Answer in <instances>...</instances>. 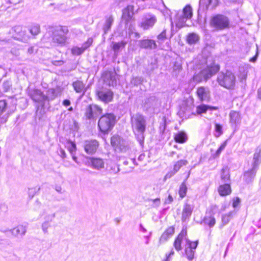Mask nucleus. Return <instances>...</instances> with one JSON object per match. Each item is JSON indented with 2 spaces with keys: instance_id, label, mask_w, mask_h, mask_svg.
Returning <instances> with one entry per match:
<instances>
[{
  "instance_id": "f257e3e1",
  "label": "nucleus",
  "mask_w": 261,
  "mask_h": 261,
  "mask_svg": "<svg viewBox=\"0 0 261 261\" xmlns=\"http://www.w3.org/2000/svg\"><path fill=\"white\" fill-rule=\"evenodd\" d=\"M68 33L69 30L67 27L65 25L51 27L50 30L48 32V36L46 38L44 36L43 39L48 40L46 42H51L57 45L62 46L66 43V35Z\"/></svg>"
},
{
  "instance_id": "f03ea898",
  "label": "nucleus",
  "mask_w": 261,
  "mask_h": 261,
  "mask_svg": "<svg viewBox=\"0 0 261 261\" xmlns=\"http://www.w3.org/2000/svg\"><path fill=\"white\" fill-rule=\"evenodd\" d=\"M116 122V116L113 113H106L101 116L98 121V128L103 134H108L113 128Z\"/></svg>"
},
{
  "instance_id": "7ed1b4c3",
  "label": "nucleus",
  "mask_w": 261,
  "mask_h": 261,
  "mask_svg": "<svg viewBox=\"0 0 261 261\" xmlns=\"http://www.w3.org/2000/svg\"><path fill=\"white\" fill-rule=\"evenodd\" d=\"M217 81L220 86L227 89H233L236 84L234 74L229 70L220 72L217 76Z\"/></svg>"
},
{
  "instance_id": "20e7f679",
  "label": "nucleus",
  "mask_w": 261,
  "mask_h": 261,
  "mask_svg": "<svg viewBox=\"0 0 261 261\" xmlns=\"http://www.w3.org/2000/svg\"><path fill=\"white\" fill-rule=\"evenodd\" d=\"M131 124L134 133L136 136H141L143 138V134L146 129V121L143 115L137 114L131 117Z\"/></svg>"
},
{
  "instance_id": "39448f33",
  "label": "nucleus",
  "mask_w": 261,
  "mask_h": 261,
  "mask_svg": "<svg viewBox=\"0 0 261 261\" xmlns=\"http://www.w3.org/2000/svg\"><path fill=\"white\" fill-rule=\"evenodd\" d=\"M193 9L190 4L186 5L182 10L181 15H176L175 25L178 28H182L188 26L186 24L187 20L191 19L193 17Z\"/></svg>"
},
{
  "instance_id": "423d86ee",
  "label": "nucleus",
  "mask_w": 261,
  "mask_h": 261,
  "mask_svg": "<svg viewBox=\"0 0 261 261\" xmlns=\"http://www.w3.org/2000/svg\"><path fill=\"white\" fill-rule=\"evenodd\" d=\"M211 27L217 31L223 30L230 28L228 18L222 14H216L213 16L210 22Z\"/></svg>"
},
{
  "instance_id": "0eeeda50",
  "label": "nucleus",
  "mask_w": 261,
  "mask_h": 261,
  "mask_svg": "<svg viewBox=\"0 0 261 261\" xmlns=\"http://www.w3.org/2000/svg\"><path fill=\"white\" fill-rule=\"evenodd\" d=\"M135 7L132 5H128L122 10L121 16V21L124 24L125 28L129 29L133 26L135 18L134 17Z\"/></svg>"
},
{
  "instance_id": "6e6552de",
  "label": "nucleus",
  "mask_w": 261,
  "mask_h": 261,
  "mask_svg": "<svg viewBox=\"0 0 261 261\" xmlns=\"http://www.w3.org/2000/svg\"><path fill=\"white\" fill-rule=\"evenodd\" d=\"M186 246L184 249L182 255L189 260H192L194 258L195 250L197 247L198 240L191 241L187 239L186 241Z\"/></svg>"
},
{
  "instance_id": "1a4fd4ad",
  "label": "nucleus",
  "mask_w": 261,
  "mask_h": 261,
  "mask_svg": "<svg viewBox=\"0 0 261 261\" xmlns=\"http://www.w3.org/2000/svg\"><path fill=\"white\" fill-rule=\"evenodd\" d=\"M102 113V109L99 106L96 105H89L86 107L84 115L87 119L91 120Z\"/></svg>"
},
{
  "instance_id": "9d476101",
  "label": "nucleus",
  "mask_w": 261,
  "mask_h": 261,
  "mask_svg": "<svg viewBox=\"0 0 261 261\" xmlns=\"http://www.w3.org/2000/svg\"><path fill=\"white\" fill-rule=\"evenodd\" d=\"M220 69V66L218 64L215 62L212 63L203 69L201 73L202 74L205 81L211 78L217 73Z\"/></svg>"
},
{
  "instance_id": "9b49d317",
  "label": "nucleus",
  "mask_w": 261,
  "mask_h": 261,
  "mask_svg": "<svg viewBox=\"0 0 261 261\" xmlns=\"http://www.w3.org/2000/svg\"><path fill=\"white\" fill-rule=\"evenodd\" d=\"M111 143L116 152L118 153H124L128 150V147L123 143L121 142L120 137L113 136L111 138Z\"/></svg>"
},
{
  "instance_id": "f8f14e48",
  "label": "nucleus",
  "mask_w": 261,
  "mask_h": 261,
  "mask_svg": "<svg viewBox=\"0 0 261 261\" xmlns=\"http://www.w3.org/2000/svg\"><path fill=\"white\" fill-rule=\"evenodd\" d=\"M99 146V142L95 139L87 140L84 142V148L85 151L88 154L95 153Z\"/></svg>"
},
{
  "instance_id": "ddd939ff",
  "label": "nucleus",
  "mask_w": 261,
  "mask_h": 261,
  "mask_svg": "<svg viewBox=\"0 0 261 261\" xmlns=\"http://www.w3.org/2000/svg\"><path fill=\"white\" fill-rule=\"evenodd\" d=\"M96 94L100 100L105 103L110 102L113 99L114 94L111 89L102 88L97 90Z\"/></svg>"
},
{
  "instance_id": "4468645a",
  "label": "nucleus",
  "mask_w": 261,
  "mask_h": 261,
  "mask_svg": "<svg viewBox=\"0 0 261 261\" xmlns=\"http://www.w3.org/2000/svg\"><path fill=\"white\" fill-rule=\"evenodd\" d=\"M93 42V39L92 38H89L83 44L81 47L73 46L71 49V53L74 56H80L82 55L86 49L90 47Z\"/></svg>"
},
{
  "instance_id": "2eb2a0df",
  "label": "nucleus",
  "mask_w": 261,
  "mask_h": 261,
  "mask_svg": "<svg viewBox=\"0 0 261 261\" xmlns=\"http://www.w3.org/2000/svg\"><path fill=\"white\" fill-rule=\"evenodd\" d=\"M187 236V230L186 228H183L180 232L175 237L173 247L177 251H179L182 249V243L183 240L186 238Z\"/></svg>"
},
{
  "instance_id": "dca6fc26",
  "label": "nucleus",
  "mask_w": 261,
  "mask_h": 261,
  "mask_svg": "<svg viewBox=\"0 0 261 261\" xmlns=\"http://www.w3.org/2000/svg\"><path fill=\"white\" fill-rule=\"evenodd\" d=\"M196 94L199 100L202 102L203 101H209L211 100L210 91L204 86H199L196 89Z\"/></svg>"
},
{
  "instance_id": "f3484780",
  "label": "nucleus",
  "mask_w": 261,
  "mask_h": 261,
  "mask_svg": "<svg viewBox=\"0 0 261 261\" xmlns=\"http://www.w3.org/2000/svg\"><path fill=\"white\" fill-rule=\"evenodd\" d=\"M188 161L186 160H180L177 161L173 165V170L168 172L165 176V178H170L175 174L184 166L187 164Z\"/></svg>"
},
{
  "instance_id": "a211bd4d",
  "label": "nucleus",
  "mask_w": 261,
  "mask_h": 261,
  "mask_svg": "<svg viewBox=\"0 0 261 261\" xmlns=\"http://www.w3.org/2000/svg\"><path fill=\"white\" fill-rule=\"evenodd\" d=\"M175 232V228L173 226L168 227L163 232L159 239V243L163 244L170 239Z\"/></svg>"
},
{
  "instance_id": "6ab92c4d",
  "label": "nucleus",
  "mask_w": 261,
  "mask_h": 261,
  "mask_svg": "<svg viewBox=\"0 0 261 261\" xmlns=\"http://www.w3.org/2000/svg\"><path fill=\"white\" fill-rule=\"evenodd\" d=\"M29 95L33 101L39 102L45 99L43 93L40 90L34 89L29 92Z\"/></svg>"
},
{
  "instance_id": "aec40b11",
  "label": "nucleus",
  "mask_w": 261,
  "mask_h": 261,
  "mask_svg": "<svg viewBox=\"0 0 261 261\" xmlns=\"http://www.w3.org/2000/svg\"><path fill=\"white\" fill-rule=\"evenodd\" d=\"M218 109L217 107L201 104L196 107V113L198 115H201L203 114H205L208 110L213 111Z\"/></svg>"
},
{
  "instance_id": "412c9836",
  "label": "nucleus",
  "mask_w": 261,
  "mask_h": 261,
  "mask_svg": "<svg viewBox=\"0 0 261 261\" xmlns=\"http://www.w3.org/2000/svg\"><path fill=\"white\" fill-rule=\"evenodd\" d=\"M89 161L91 167L95 169L99 170L104 167V161L100 158H90Z\"/></svg>"
},
{
  "instance_id": "4be33fe9",
  "label": "nucleus",
  "mask_w": 261,
  "mask_h": 261,
  "mask_svg": "<svg viewBox=\"0 0 261 261\" xmlns=\"http://www.w3.org/2000/svg\"><path fill=\"white\" fill-rule=\"evenodd\" d=\"M173 139L176 143L184 144L187 142L188 137L185 132L181 130L174 134Z\"/></svg>"
},
{
  "instance_id": "5701e85b",
  "label": "nucleus",
  "mask_w": 261,
  "mask_h": 261,
  "mask_svg": "<svg viewBox=\"0 0 261 261\" xmlns=\"http://www.w3.org/2000/svg\"><path fill=\"white\" fill-rule=\"evenodd\" d=\"M219 194L221 196H226L232 192L231 188L229 184L220 185L218 188Z\"/></svg>"
},
{
  "instance_id": "b1692460",
  "label": "nucleus",
  "mask_w": 261,
  "mask_h": 261,
  "mask_svg": "<svg viewBox=\"0 0 261 261\" xmlns=\"http://www.w3.org/2000/svg\"><path fill=\"white\" fill-rule=\"evenodd\" d=\"M199 36L194 32L189 33L186 36V42L189 45L197 44L199 42Z\"/></svg>"
},
{
  "instance_id": "393cba45",
  "label": "nucleus",
  "mask_w": 261,
  "mask_h": 261,
  "mask_svg": "<svg viewBox=\"0 0 261 261\" xmlns=\"http://www.w3.org/2000/svg\"><path fill=\"white\" fill-rule=\"evenodd\" d=\"M139 44L141 48L145 49L155 48L157 46L154 40L149 39L141 40Z\"/></svg>"
},
{
  "instance_id": "a878e982",
  "label": "nucleus",
  "mask_w": 261,
  "mask_h": 261,
  "mask_svg": "<svg viewBox=\"0 0 261 261\" xmlns=\"http://www.w3.org/2000/svg\"><path fill=\"white\" fill-rule=\"evenodd\" d=\"M72 86L76 93H84L86 90L85 84L81 80H76L73 82L72 83Z\"/></svg>"
},
{
  "instance_id": "bb28decb",
  "label": "nucleus",
  "mask_w": 261,
  "mask_h": 261,
  "mask_svg": "<svg viewBox=\"0 0 261 261\" xmlns=\"http://www.w3.org/2000/svg\"><path fill=\"white\" fill-rule=\"evenodd\" d=\"M156 20L154 16H150L149 18H146L144 21L141 22V27L144 30H147L149 28L154 25Z\"/></svg>"
},
{
  "instance_id": "cd10ccee",
  "label": "nucleus",
  "mask_w": 261,
  "mask_h": 261,
  "mask_svg": "<svg viewBox=\"0 0 261 261\" xmlns=\"http://www.w3.org/2000/svg\"><path fill=\"white\" fill-rule=\"evenodd\" d=\"M192 212L193 206L188 203L185 204L182 211V220H186L189 218L191 216Z\"/></svg>"
},
{
  "instance_id": "c85d7f7f",
  "label": "nucleus",
  "mask_w": 261,
  "mask_h": 261,
  "mask_svg": "<svg viewBox=\"0 0 261 261\" xmlns=\"http://www.w3.org/2000/svg\"><path fill=\"white\" fill-rule=\"evenodd\" d=\"M252 167L257 169L261 162V149L257 148L253 154Z\"/></svg>"
},
{
  "instance_id": "c756f323",
  "label": "nucleus",
  "mask_w": 261,
  "mask_h": 261,
  "mask_svg": "<svg viewBox=\"0 0 261 261\" xmlns=\"http://www.w3.org/2000/svg\"><path fill=\"white\" fill-rule=\"evenodd\" d=\"M10 232L12 236L16 237L23 234L25 232V229L24 226L18 225L11 229Z\"/></svg>"
},
{
  "instance_id": "7c9ffc66",
  "label": "nucleus",
  "mask_w": 261,
  "mask_h": 261,
  "mask_svg": "<svg viewBox=\"0 0 261 261\" xmlns=\"http://www.w3.org/2000/svg\"><path fill=\"white\" fill-rule=\"evenodd\" d=\"M126 42L125 41H121L118 42H112L111 45L112 50L115 53H118L121 48L125 47Z\"/></svg>"
},
{
  "instance_id": "2f4dec72",
  "label": "nucleus",
  "mask_w": 261,
  "mask_h": 261,
  "mask_svg": "<svg viewBox=\"0 0 261 261\" xmlns=\"http://www.w3.org/2000/svg\"><path fill=\"white\" fill-rule=\"evenodd\" d=\"M256 170V169L252 167V169L244 172L243 176L246 181H250L255 177Z\"/></svg>"
},
{
  "instance_id": "473e14b6",
  "label": "nucleus",
  "mask_w": 261,
  "mask_h": 261,
  "mask_svg": "<svg viewBox=\"0 0 261 261\" xmlns=\"http://www.w3.org/2000/svg\"><path fill=\"white\" fill-rule=\"evenodd\" d=\"M119 172V166L116 163H112L110 165L107 173L110 176H112L117 174Z\"/></svg>"
},
{
  "instance_id": "72a5a7b5",
  "label": "nucleus",
  "mask_w": 261,
  "mask_h": 261,
  "mask_svg": "<svg viewBox=\"0 0 261 261\" xmlns=\"http://www.w3.org/2000/svg\"><path fill=\"white\" fill-rule=\"evenodd\" d=\"M188 188L187 187L186 182L183 181L179 186L178 190V194L181 199L184 198L187 193Z\"/></svg>"
},
{
  "instance_id": "f704fd0d",
  "label": "nucleus",
  "mask_w": 261,
  "mask_h": 261,
  "mask_svg": "<svg viewBox=\"0 0 261 261\" xmlns=\"http://www.w3.org/2000/svg\"><path fill=\"white\" fill-rule=\"evenodd\" d=\"M240 114L238 112L233 111L230 113V122L232 124H236L240 120Z\"/></svg>"
},
{
  "instance_id": "c9c22d12",
  "label": "nucleus",
  "mask_w": 261,
  "mask_h": 261,
  "mask_svg": "<svg viewBox=\"0 0 261 261\" xmlns=\"http://www.w3.org/2000/svg\"><path fill=\"white\" fill-rule=\"evenodd\" d=\"M221 178L223 181H227L230 179V174L228 170L225 169H222Z\"/></svg>"
},
{
  "instance_id": "e433bc0d",
  "label": "nucleus",
  "mask_w": 261,
  "mask_h": 261,
  "mask_svg": "<svg viewBox=\"0 0 261 261\" xmlns=\"http://www.w3.org/2000/svg\"><path fill=\"white\" fill-rule=\"evenodd\" d=\"M205 220H207L206 223L210 227H213L216 222V219L214 216H210L208 218H205Z\"/></svg>"
},
{
  "instance_id": "4c0bfd02",
  "label": "nucleus",
  "mask_w": 261,
  "mask_h": 261,
  "mask_svg": "<svg viewBox=\"0 0 261 261\" xmlns=\"http://www.w3.org/2000/svg\"><path fill=\"white\" fill-rule=\"evenodd\" d=\"M215 130L217 133V137L220 136L223 133L222 126L220 124L215 123Z\"/></svg>"
},
{
  "instance_id": "58836bf2",
  "label": "nucleus",
  "mask_w": 261,
  "mask_h": 261,
  "mask_svg": "<svg viewBox=\"0 0 261 261\" xmlns=\"http://www.w3.org/2000/svg\"><path fill=\"white\" fill-rule=\"evenodd\" d=\"M227 144V141H225L223 142L221 145L219 146L218 149L216 150L215 152V156H218L221 153V151L225 148Z\"/></svg>"
},
{
  "instance_id": "ea45409f",
  "label": "nucleus",
  "mask_w": 261,
  "mask_h": 261,
  "mask_svg": "<svg viewBox=\"0 0 261 261\" xmlns=\"http://www.w3.org/2000/svg\"><path fill=\"white\" fill-rule=\"evenodd\" d=\"M30 33L33 35H37L40 33V27L39 25H33L30 30Z\"/></svg>"
},
{
  "instance_id": "a19ab883",
  "label": "nucleus",
  "mask_w": 261,
  "mask_h": 261,
  "mask_svg": "<svg viewBox=\"0 0 261 261\" xmlns=\"http://www.w3.org/2000/svg\"><path fill=\"white\" fill-rule=\"evenodd\" d=\"M102 76L104 78L105 81H107L109 78H110L111 80H115L112 72L109 71H107L103 72L102 74Z\"/></svg>"
},
{
  "instance_id": "79ce46f5",
  "label": "nucleus",
  "mask_w": 261,
  "mask_h": 261,
  "mask_svg": "<svg viewBox=\"0 0 261 261\" xmlns=\"http://www.w3.org/2000/svg\"><path fill=\"white\" fill-rule=\"evenodd\" d=\"M7 102L5 100H0V115L5 111L7 108Z\"/></svg>"
},
{
  "instance_id": "37998d69",
  "label": "nucleus",
  "mask_w": 261,
  "mask_h": 261,
  "mask_svg": "<svg viewBox=\"0 0 261 261\" xmlns=\"http://www.w3.org/2000/svg\"><path fill=\"white\" fill-rule=\"evenodd\" d=\"M15 31L18 32V35L15 37L18 39H20L23 38L24 35V32L22 31V28L20 27H17L15 29Z\"/></svg>"
},
{
  "instance_id": "c03bdc74",
  "label": "nucleus",
  "mask_w": 261,
  "mask_h": 261,
  "mask_svg": "<svg viewBox=\"0 0 261 261\" xmlns=\"http://www.w3.org/2000/svg\"><path fill=\"white\" fill-rule=\"evenodd\" d=\"M157 38L159 40H164L167 39L166 30H164L157 36Z\"/></svg>"
},
{
  "instance_id": "a18cd8bd",
  "label": "nucleus",
  "mask_w": 261,
  "mask_h": 261,
  "mask_svg": "<svg viewBox=\"0 0 261 261\" xmlns=\"http://www.w3.org/2000/svg\"><path fill=\"white\" fill-rule=\"evenodd\" d=\"M70 146L69 147L68 150L71 154H73L74 152H75L76 150V147L75 143L72 141H68Z\"/></svg>"
},
{
  "instance_id": "49530a36",
  "label": "nucleus",
  "mask_w": 261,
  "mask_h": 261,
  "mask_svg": "<svg viewBox=\"0 0 261 261\" xmlns=\"http://www.w3.org/2000/svg\"><path fill=\"white\" fill-rule=\"evenodd\" d=\"M230 218V215L229 214H225L222 217V221L224 224L227 223Z\"/></svg>"
},
{
  "instance_id": "de8ad7c7",
  "label": "nucleus",
  "mask_w": 261,
  "mask_h": 261,
  "mask_svg": "<svg viewBox=\"0 0 261 261\" xmlns=\"http://www.w3.org/2000/svg\"><path fill=\"white\" fill-rule=\"evenodd\" d=\"M240 202V199L239 197H236L233 199L232 200V206L233 207H236L239 205Z\"/></svg>"
},
{
  "instance_id": "09e8293b",
  "label": "nucleus",
  "mask_w": 261,
  "mask_h": 261,
  "mask_svg": "<svg viewBox=\"0 0 261 261\" xmlns=\"http://www.w3.org/2000/svg\"><path fill=\"white\" fill-rule=\"evenodd\" d=\"M258 55V49L257 46H256V53L255 55L249 59V61L251 62H255L257 59Z\"/></svg>"
},
{
  "instance_id": "8fccbe9b",
  "label": "nucleus",
  "mask_w": 261,
  "mask_h": 261,
  "mask_svg": "<svg viewBox=\"0 0 261 261\" xmlns=\"http://www.w3.org/2000/svg\"><path fill=\"white\" fill-rule=\"evenodd\" d=\"M208 2V5H212L213 4V7H217L219 3V0H207Z\"/></svg>"
},
{
  "instance_id": "3c124183",
  "label": "nucleus",
  "mask_w": 261,
  "mask_h": 261,
  "mask_svg": "<svg viewBox=\"0 0 261 261\" xmlns=\"http://www.w3.org/2000/svg\"><path fill=\"white\" fill-rule=\"evenodd\" d=\"M173 201V198L172 195L170 194L168 195V197L165 200V204H169L172 202Z\"/></svg>"
},
{
  "instance_id": "603ef678",
  "label": "nucleus",
  "mask_w": 261,
  "mask_h": 261,
  "mask_svg": "<svg viewBox=\"0 0 261 261\" xmlns=\"http://www.w3.org/2000/svg\"><path fill=\"white\" fill-rule=\"evenodd\" d=\"M113 21V19L112 17H109L107 20V23L108 25V27L110 28L112 25V23Z\"/></svg>"
},
{
  "instance_id": "864d4df0",
  "label": "nucleus",
  "mask_w": 261,
  "mask_h": 261,
  "mask_svg": "<svg viewBox=\"0 0 261 261\" xmlns=\"http://www.w3.org/2000/svg\"><path fill=\"white\" fill-rule=\"evenodd\" d=\"M63 105L65 106V107H67V106H69L70 105V101L68 99H64L63 101V102H62Z\"/></svg>"
},
{
  "instance_id": "5fc2aeb1",
  "label": "nucleus",
  "mask_w": 261,
  "mask_h": 261,
  "mask_svg": "<svg viewBox=\"0 0 261 261\" xmlns=\"http://www.w3.org/2000/svg\"><path fill=\"white\" fill-rule=\"evenodd\" d=\"M72 159L75 162H77V158L74 155H72Z\"/></svg>"
},
{
  "instance_id": "6e6d98bb",
  "label": "nucleus",
  "mask_w": 261,
  "mask_h": 261,
  "mask_svg": "<svg viewBox=\"0 0 261 261\" xmlns=\"http://www.w3.org/2000/svg\"><path fill=\"white\" fill-rule=\"evenodd\" d=\"M153 201L154 202L158 201V202H160V198H156V199H153Z\"/></svg>"
},
{
  "instance_id": "4d7b16f0",
  "label": "nucleus",
  "mask_w": 261,
  "mask_h": 261,
  "mask_svg": "<svg viewBox=\"0 0 261 261\" xmlns=\"http://www.w3.org/2000/svg\"><path fill=\"white\" fill-rule=\"evenodd\" d=\"M68 110L69 111H73V108H72V107H70V108L68 109Z\"/></svg>"
},
{
  "instance_id": "13d9d810",
  "label": "nucleus",
  "mask_w": 261,
  "mask_h": 261,
  "mask_svg": "<svg viewBox=\"0 0 261 261\" xmlns=\"http://www.w3.org/2000/svg\"><path fill=\"white\" fill-rule=\"evenodd\" d=\"M196 76V75H194L193 77V79L194 80L195 79Z\"/></svg>"
}]
</instances>
